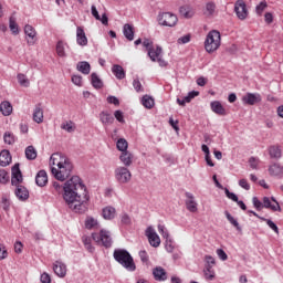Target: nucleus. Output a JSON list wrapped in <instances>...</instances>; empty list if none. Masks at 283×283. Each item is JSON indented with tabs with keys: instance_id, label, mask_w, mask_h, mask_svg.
<instances>
[{
	"instance_id": "obj_2",
	"label": "nucleus",
	"mask_w": 283,
	"mask_h": 283,
	"mask_svg": "<svg viewBox=\"0 0 283 283\" xmlns=\"http://www.w3.org/2000/svg\"><path fill=\"white\" fill-rule=\"evenodd\" d=\"M50 166L52 176H54L55 180H60V182H65V180L72 176V171H74V164H72V160L61 153L51 155Z\"/></svg>"
},
{
	"instance_id": "obj_22",
	"label": "nucleus",
	"mask_w": 283,
	"mask_h": 283,
	"mask_svg": "<svg viewBox=\"0 0 283 283\" xmlns=\"http://www.w3.org/2000/svg\"><path fill=\"white\" fill-rule=\"evenodd\" d=\"M76 42L77 45H87V35H85V30L82 27H77L76 29Z\"/></svg>"
},
{
	"instance_id": "obj_41",
	"label": "nucleus",
	"mask_w": 283,
	"mask_h": 283,
	"mask_svg": "<svg viewBox=\"0 0 283 283\" xmlns=\"http://www.w3.org/2000/svg\"><path fill=\"white\" fill-rule=\"evenodd\" d=\"M9 28L12 34H19V24L17 23V20L14 19V17H11L9 19Z\"/></svg>"
},
{
	"instance_id": "obj_23",
	"label": "nucleus",
	"mask_w": 283,
	"mask_h": 283,
	"mask_svg": "<svg viewBox=\"0 0 283 283\" xmlns=\"http://www.w3.org/2000/svg\"><path fill=\"white\" fill-rule=\"evenodd\" d=\"M35 182L38 187H45V185H48V172L40 170L35 176Z\"/></svg>"
},
{
	"instance_id": "obj_64",
	"label": "nucleus",
	"mask_w": 283,
	"mask_h": 283,
	"mask_svg": "<svg viewBox=\"0 0 283 283\" xmlns=\"http://www.w3.org/2000/svg\"><path fill=\"white\" fill-rule=\"evenodd\" d=\"M41 282H42V283H52V277H50V274L43 273V274L41 275Z\"/></svg>"
},
{
	"instance_id": "obj_35",
	"label": "nucleus",
	"mask_w": 283,
	"mask_h": 283,
	"mask_svg": "<svg viewBox=\"0 0 283 283\" xmlns=\"http://www.w3.org/2000/svg\"><path fill=\"white\" fill-rule=\"evenodd\" d=\"M142 104L144 105V107H146V109H151V107H154L155 105V102L151 96L144 95L142 98Z\"/></svg>"
},
{
	"instance_id": "obj_28",
	"label": "nucleus",
	"mask_w": 283,
	"mask_h": 283,
	"mask_svg": "<svg viewBox=\"0 0 283 283\" xmlns=\"http://www.w3.org/2000/svg\"><path fill=\"white\" fill-rule=\"evenodd\" d=\"M124 36L127 41H134V27L129 23H126L123 28Z\"/></svg>"
},
{
	"instance_id": "obj_32",
	"label": "nucleus",
	"mask_w": 283,
	"mask_h": 283,
	"mask_svg": "<svg viewBox=\"0 0 283 283\" xmlns=\"http://www.w3.org/2000/svg\"><path fill=\"white\" fill-rule=\"evenodd\" d=\"M216 2L210 1L206 3V8L203 10V14L206 17H213V14H216Z\"/></svg>"
},
{
	"instance_id": "obj_4",
	"label": "nucleus",
	"mask_w": 283,
	"mask_h": 283,
	"mask_svg": "<svg viewBox=\"0 0 283 283\" xmlns=\"http://www.w3.org/2000/svg\"><path fill=\"white\" fill-rule=\"evenodd\" d=\"M113 258L118 264H122L126 271L134 272L136 271V263L134 262V258L127 250L117 249L113 253Z\"/></svg>"
},
{
	"instance_id": "obj_27",
	"label": "nucleus",
	"mask_w": 283,
	"mask_h": 283,
	"mask_svg": "<svg viewBox=\"0 0 283 283\" xmlns=\"http://www.w3.org/2000/svg\"><path fill=\"white\" fill-rule=\"evenodd\" d=\"M112 72H113L114 76H116V78H118V81H123V78H125V76H126L125 69H123L118 64L113 65Z\"/></svg>"
},
{
	"instance_id": "obj_10",
	"label": "nucleus",
	"mask_w": 283,
	"mask_h": 283,
	"mask_svg": "<svg viewBox=\"0 0 283 283\" xmlns=\"http://www.w3.org/2000/svg\"><path fill=\"white\" fill-rule=\"evenodd\" d=\"M234 11L241 21H244L247 17H249V11L247 10V3H244L242 0H238L234 6Z\"/></svg>"
},
{
	"instance_id": "obj_51",
	"label": "nucleus",
	"mask_w": 283,
	"mask_h": 283,
	"mask_svg": "<svg viewBox=\"0 0 283 283\" xmlns=\"http://www.w3.org/2000/svg\"><path fill=\"white\" fill-rule=\"evenodd\" d=\"M252 202H253V206L255 207L256 211H262V209L264 208V203H262V201H260V199H258V197H253Z\"/></svg>"
},
{
	"instance_id": "obj_12",
	"label": "nucleus",
	"mask_w": 283,
	"mask_h": 283,
	"mask_svg": "<svg viewBox=\"0 0 283 283\" xmlns=\"http://www.w3.org/2000/svg\"><path fill=\"white\" fill-rule=\"evenodd\" d=\"M244 105H256V103H262V95L259 93H247L242 97Z\"/></svg>"
},
{
	"instance_id": "obj_1",
	"label": "nucleus",
	"mask_w": 283,
	"mask_h": 283,
	"mask_svg": "<svg viewBox=\"0 0 283 283\" xmlns=\"http://www.w3.org/2000/svg\"><path fill=\"white\" fill-rule=\"evenodd\" d=\"M51 191L53 196H61V193H63L66 205L72 211H75V213H85V211H87L90 195L87 193V188L83 185L81 177H71L64 186L54 181Z\"/></svg>"
},
{
	"instance_id": "obj_30",
	"label": "nucleus",
	"mask_w": 283,
	"mask_h": 283,
	"mask_svg": "<svg viewBox=\"0 0 283 283\" xmlns=\"http://www.w3.org/2000/svg\"><path fill=\"white\" fill-rule=\"evenodd\" d=\"M0 112L3 116H10L12 114V104L8 101L2 102L0 104Z\"/></svg>"
},
{
	"instance_id": "obj_21",
	"label": "nucleus",
	"mask_w": 283,
	"mask_h": 283,
	"mask_svg": "<svg viewBox=\"0 0 283 283\" xmlns=\"http://www.w3.org/2000/svg\"><path fill=\"white\" fill-rule=\"evenodd\" d=\"M120 163H123L124 167H132V163H134V155L129 151H124L119 156Z\"/></svg>"
},
{
	"instance_id": "obj_31",
	"label": "nucleus",
	"mask_w": 283,
	"mask_h": 283,
	"mask_svg": "<svg viewBox=\"0 0 283 283\" xmlns=\"http://www.w3.org/2000/svg\"><path fill=\"white\" fill-rule=\"evenodd\" d=\"M61 129H64V132H67V134H73V132H76V124L72 120H66L61 124Z\"/></svg>"
},
{
	"instance_id": "obj_6",
	"label": "nucleus",
	"mask_w": 283,
	"mask_h": 283,
	"mask_svg": "<svg viewBox=\"0 0 283 283\" xmlns=\"http://www.w3.org/2000/svg\"><path fill=\"white\" fill-rule=\"evenodd\" d=\"M157 21L159 25H164L165 28H175L178 23V15L171 12H160L157 15Z\"/></svg>"
},
{
	"instance_id": "obj_29",
	"label": "nucleus",
	"mask_w": 283,
	"mask_h": 283,
	"mask_svg": "<svg viewBox=\"0 0 283 283\" xmlns=\"http://www.w3.org/2000/svg\"><path fill=\"white\" fill-rule=\"evenodd\" d=\"M99 120L103 125H112L114 123V116L107 112H102L99 114Z\"/></svg>"
},
{
	"instance_id": "obj_37",
	"label": "nucleus",
	"mask_w": 283,
	"mask_h": 283,
	"mask_svg": "<svg viewBox=\"0 0 283 283\" xmlns=\"http://www.w3.org/2000/svg\"><path fill=\"white\" fill-rule=\"evenodd\" d=\"M82 242L88 253H94V247L92 245V238L84 235L82 237Z\"/></svg>"
},
{
	"instance_id": "obj_39",
	"label": "nucleus",
	"mask_w": 283,
	"mask_h": 283,
	"mask_svg": "<svg viewBox=\"0 0 283 283\" xmlns=\"http://www.w3.org/2000/svg\"><path fill=\"white\" fill-rule=\"evenodd\" d=\"M85 227L87 229H98V221L94 217H87L85 220Z\"/></svg>"
},
{
	"instance_id": "obj_20",
	"label": "nucleus",
	"mask_w": 283,
	"mask_h": 283,
	"mask_svg": "<svg viewBox=\"0 0 283 283\" xmlns=\"http://www.w3.org/2000/svg\"><path fill=\"white\" fill-rule=\"evenodd\" d=\"M210 107L214 114H218V116H227V109H224L222 103L218 101L211 102Z\"/></svg>"
},
{
	"instance_id": "obj_13",
	"label": "nucleus",
	"mask_w": 283,
	"mask_h": 283,
	"mask_svg": "<svg viewBox=\"0 0 283 283\" xmlns=\"http://www.w3.org/2000/svg\"><path fill=\"white\" fill-rule=\"evenodd\" d=\"M269 176L272 178H282L283 176V166L280 163H272L268 168Z\"/></svg>"
},
{
	"instance_id": "obj_59",
	"label": "nucleus",
	"mask_w": 283,
	"mask_h": 283,
	"mask_svg": "<svg viewBox=\"0 0 283 283\" xmlns=\"http://www.w3.org/2000/svg\"><path fill=\"white\" fill-rule=\"evenodd\" d=\"M8 258V250L6 249V245L0 243V260H6Z\"/></svg>"
},
{
	"instance_id": "obj_5",
	"label": "nucleus",
	"mask_w": 283,
	"mask_h": 283,
	"mask_svg": "<svg viewBox=\"0 0 283 283\" xmlns=\"http://www.w3.org/2000/svg\"><path fill=\"white\" fill-rule=\"evenodd\" d=\"M221 43L222 36L220 35V31L212 30L207 34L205 50L208 52V54H213V52L220 49Z\"/></svg>"
},
{
	"instance_id": "obj_8",
	"label": "nucleus",
	"mask_w": 283,
	"mask_h": 283,
	"mask_svg": "<svg viewBox=\"0 0 283 283\" xmlns=\"http://www.w3.org/2000/svg\"><path fill=\"white\" fill-rule=\"evenodd\" d=\"M115 180L119 185H127V182H130L132 180V171H129V168L125 166H119L115 169Z\"/></svg>"
},
{
	"instance_id": "obj_18",
	"label": "nucleus",
	"mask_w": 283,
	"mask_h": 283,
	"mask_svg": "<svg viewBox=\"0 0 283 283\" xmlns=\"http://www.w3.org/2000/svg\"><path fill=\"white\" fill-rule=\"evenodd\" d=\"M270 158L280 160L282 158V147L280 145H272L268 148Z\"/></svg>"
},
{
	"instance_id": "obj_45",
	"label": "nucleus",
	"mask_w": 283,
	"mask_h": 283,
	"mask_svg": "<svg viewBox=\"0 0 283 283\" xmlns=\"http://www.w3.org/2000/svg\"><path fill=\"white\" fill-rule=\"evenodd\" d=\"M56 54L57 56H65V43H63V41L57 42Z\"/></svg>"
},
{
	"instance_id": "obj_14",
	"label": "nucleus",
	"mask_w": 283,
	"mask_h": 283,
	"mask_svg": "<svg viewBox=\"0 0 283 283\" xmlns=\"http://www.w3.org/2000/svg\"><path fill=\"white\" fill-rule=\"evenodd\" d=\"M263 207L264 209H270L271 211H282V208H280V203L273 197L272 198L264 197Z\"/></svg>"
},
{
	"instance_id": "obj_17",
	"label": "nucleus",
	"mask_w": 283,
	"mask_h": 283,
	"mask_svg": "<svg viewBox=\"0 0 283 283\" xmlns=\"http://www.w3.org/2000/svg\"><path fill=\"white\" fill-rule=\"evenodd\" d=\"M53 271L57 277H65V275H67V266L61 261H56L53 264Z\"/></svg>"
},
{
	"instance_id": "obj_38",
	"label": "nucleus",
	"mask_w": 283,
	"mask_h": 283,
	"mask_svg": "<svg viewBox=\"0 0 283 283\" xmlns=\"http://www.w3.org/2000/svg\"><path fill=\"white\" fill-rule=\"evenodd\" d=\"M77 70L82 74H90L92 66L87 62L84 61V62H80L77 64Z\"/></svg>"
},
{
	"instance_id": "obj_53",
	"label": "nucleus",
	"mask_w": 283,
	"mask_h": 283,
	"mask_svg": "<svg viewBox=\"0 0 283 283\" xmlns=\"http://www.w3.org/2000/svg\"><path fill=\"white\" fill-rule=\"evenodd\" d=\"M165 248L168 253H174V249H176V247L174 245V241L171 239L166 240Z\"/></svg>"
},
{
	"instance_id": "obj_62",
	"label": "nucleus",
	"mask_w": 283,
	"mask_h": 283,
	"mask_svg": "<svg viewBox=\"0 0 283 283\" xmlns=\"http://www.w3.org/2000/svg\"><path fill=\"white\" fill-rule=\"evenodd\" d=\"M142 43L143 46L146 48L147 52H149V49L154 46V42L149 39H144Z\"/></svg>"
},
{
	"instance_id": "obj_36",
	"label": "nucleus",
	"mask_w": 283,
	"mask_h": 283,
	"mask_svg": "<svg viewBox=\"0 0 283 283\" xmlns=\"http://www.w3.org/2000/svg\"><path fill=\"white\" fill-rule=\"evenodd\" d=\"M17 80L22 87H30V80L28 78V76H25V74L19 73L17 75Z\"/></svg>"
},
{
	"instance_id": "obj_54",
	"label": "nucleus",
	"mask_w": 283,
	"mask_h": 283,
	"mask_svg": "<svg viewBox=\"0 0 283 283\" xmlns=\"http://www.w3.org/2000/svg\"><path fill=\"white\" fill-rule=\"evenodd\" d=\"M265 222H266L268 227H270V229H272L273 232L280 233V229L277 228V224H275V222H273L271 219H266Z\"/></svg>"
},
{
	"instance_id": "obj_52",
	"label": "nucleus",
	"mask_w": 283,
	"mask_h": 283,
	"mask_svg": "<svg viewBox=\"0 0 283 283\" xmlns=\"http://www.w3.org/2000/svg\"><path fill=\"white\" fill-rule=\"evenodd\" d=\"M191 41V34H186L177 40V43L179 45H185L186 43H189Z\"/></svg>"
},
{
	"instance_id": "obj_58",
	"label": "nucleus",
	"mask_w": 283,
	"mask_h": 283,
	"mask_svg": "<svg viewBox=\"0 0 283 283\" xmlns=\"http://www.w3.org/2000/svg\"><path fill=\"white\" fill-rule=\"evenodd\" d=\"M239 187L245 189V191H249V189H251V185H249V181L247 179H240Z\"/></svg>"
},
{
	"instance_id": "obj_9",
	"label": "nucleus",
	"mask_w": 283,
	"mask_h": 283,
	"mask_svg": "<svg viewBox=\"0 0 283 283\" xmlns=\"http://www.w3.org/2000/svg\"><path fill=\"white\" fill-rule=\"evenodd\" d=\"M148 56L154 63H159L160 67H167V61L163 59V48L154 45L148 50Z\"/></svg>"
},
{
	"instance_id": "obj_56",
	"label": "nucleus",
	"mask_w": 283,
	"mask_h": 283,
	"mask_svg": "<svg viewBox=\"0 0 283 283\" xmlns=\"http://www.w3.org/2000/svg\"><path fill=\"white\" fill-rule=\"evenodd\" d=\"M249 164H250L251 169H258V165H260V159H258L255 157H250Z\"/></svg>"
},
{
	"instance_id": "obj_61",
	"label": "nucleus",
	"mask_w": 283,
	"mask_h": 283,
	"mask_svg": "<svg viewBox=\"0 0 283 283\" xmlns=\"http://www.w3.org/2000/svg\"><path fill=\"white\" fill-rule=\"evenodd\" d=\"M226 196L227 198H229V200H232L233 202H238V196L231 191H229V189L226 188Z\"/></svg>"
},
{
	"instance_id": "obj_49",
	"label": "nucleus",
	"mask_w": 283,
	"mask_h": 283,
	"mask_svg": "<svg viewBox=\"0 0 283 283\" xmlns=\"http://www.w3.org/2000/svg\"><path fill=\"white\" fill-rule=\"evenodd\" d=\"M71 81H72V83H74V85H77V87H83V76L73 75Z\"/></svg>"
},
{
	"instance_id": "obj_34",
	"label": "nucleus",
	"mask_w": 283,
	"mask_h": 283,
	"mask_svg": "<svg viewBox=\"0 0 283 283\" xmlns=\"http://www.w3.org/2000/svg\"><path fill=\"white\" fill-rule=\"evenodd\" d=\"M36 148H34V146H28L25 148V158L28 160H36Z\"/></svg>"
},
{
	"instance_id": "obj_63",
	"label": "nucleus",
	"mask_w": 283,
	"mask_h": 283,
	"mask_svg": "<svg viewBox=\"0 0 283 283\" xmlns=\"http://www.w3.org/2000/svg\"><path fill=\"white\" fill-rule=\"evenodd\" d=\"M217 255L220 258V260H223V261L228 260V258H229L227 255V252H224V250H222V249L217 250Z\"/></svg>"
},
{
	"instance_id": "obj_24",
	"label": "nucleus",
	"mask_w": 283,
	"mask_h": 283,
	"mask_svg": "<svg viewBox=\"0 0 283 283\" xmlns=\"http://www.w3.org/2000/svg\"><path fill=\"white\" fill-rule=\"evenodd\" d=\"M12 163V156L8 150H2L0 153V166L1 167H8Z\"/></svg>"
},
{
	"instance_id": "obj_48",
	"label": "nucleus",
	"mask_w": 283,
	"mask_h": 283,
	"mask_svg": "<svg viewBox=\"0 0 283 283\" xmlns=\"http://www.w3.org/2000/svg\"><path fill=\"white\" fill-rule=\"evenodd\" d=\"M196 96H200V92L192 91L186 97H184L185 103H191Z\"/></svg>"
},
{
	"instance_id": "obj_3",
	"label": "nucleus",
	"mask_w": 283,
	"mask_h": 283,
	"mask_svg": "<svg viewBox=\"0 0 283 283\" xmlns=\"http://www.w3.org/2000/svg\"><path fill=\"white\" fill-rule=\"evenodd\" d=\"M11 185L15 187L14 195L22 202L30 198V191L28 188L23 186V175L21 174V169L19 168V164H15L11 169Z\"/></svg>"
},
{
	"instance_id": "obj_46",
	"label": "nucleus",
	"mask_w": 283,
	"mask_h": 283,
	"mask_svg": "<svg viewBox=\"0 0 283 283\" xmlns=\"http://www.w3.org/2000/svg\"><path fill=\"white\" fill-rule=\"evenodd\" d=\"M10 181V176L8 175V171L4 169L0 170V182L1 185H6L7 182Z\"/></svg>"
},
{
	"instance_id": "obj_19",
	"label": "nucleus",
	"mask_w": 283,
	"mask_h": 283,
	"mask_svg": "<svg viewBox=\"0 0 283 283\" xmlns=\"http://www.w3.org/2000/svg\"><path fill=\"white\" fill-rule=\"evenodd\" d=\"M153 275L157 282H165L167 280V271L161 266H157L153 270Z\"/></svg>"
},
{
	"instance_id": "obj_26",
	"label": "nucleus",
	"mask_w": 283,
	"mask_h": 283,
	"mask_svg": "<svg viewBox=\"0 0 283 283\" xmlns=\"http://www.w3.org/2000/svg\"><path fill=\"white\" fill-rule=\"evenodd\" d=\"M102 216L104 220H114L116 218V208L109 206L104 208Z\"/></svg>"
},
{
	"instance_id": "obj_44",
	"label": "nucleus",
	"mask_w": 283,
	"mask_h": 283,
	"mask_svg": "<svg viewBox=\"0 0 283 283\" xmlns=\"http://www.w3.org/2000/svg\"><path fill=\"white\" fill-rule=\"evenodd\" d=\"M226 217L227 220L235 227L237 231H241L240 223L231 216V213H229V211H226Z\"/></svg>"
},
{
	"instance_id": "obj_50",
	"label": "nucleus",
	"mask_w": 283,
	"mask_h": 283,
	"mask_svg": "<svg viewBox=\"0 0 283 283\" xmlns=\"http://www.w3.org/2000/svg\"><path fill=\"white\" fill-rule=\"evenodd\" d=\"M158 231H159L160 235H163L164 239H166V240H170L171 239V238H169V232L167 231L165 226L159 224L158 226Z\"/></svg>"
},
{
	"instance_id": "obj_47",
	"label": "nucleus",
	"mask_w": 283,
	"mask_h": 283,
	"mask_svg": "<svg viewBox=\"0 0 283 283\" xmlns=\"http://www.w3.org/2000/svg\"><path fill=\"white\" fill-rule=\"evenodd\" d=\"M212 269V265L207 266L205 271L206 280H213V277H216V272H213Z\"/></svg>"
},
{
	"instance_id": "obj_33",
	"label": "nucleus",
	"mask_w": 283,
	"mask_h": 283,
	"mask_svg": "<svg viewBox=\"0 0 283 283\" xmlns=\"http://www.w3.org/2000/svg\"><path fill=\"white\" fill-rule=\"evenodd\" d=\"M91 83L95 90H102L103 87V80L96 73L91 74Z\"/></svg>"
},
{
	"instance_id": "obj_16",
	"label": "nucleus",
	"mask_w": 283,
	"mask_h": 283,
	"mask_svg": "<svg viewBox=\"0 0 283 283\" xmlns=\"http://www.w3.org/2000/svg\"><path fill=\"white\" fill-rule=\"evenodd\" d=\"M186 209L190 211V213H196L198 211V202L190 192H186Z\"/></svg>"
},
{
	"instance_id": "obj_55",
	"label": "nucleus",
	"mask_w": 283,
	"mask_h": 283,
	"mask_svg": "<svg viewBox=\"0 0 283 283\" xmlns=\"http://www.w3.org/2000/svg\"><path fill=\"white\" fill-rule=\"evenodd\" d=\"M266 8H268L266 1L260 2V4L256 6V14L262 15V12H264Z\"/></svg>"
},
{
	"instance_id": "obj_25",
	"label": "nucleus",
	"mask_w": 283,
	"mask_h": 283,
	"mask_svg": "<svg viewBox=\"0 0 283 283\" xmlns=\"http://www.w3.org/2000/svg\"><path fill=\"white\" fill-rule=\"evenodd\" d=\"M33 120L41 125L43 123V108H41V104H38L33 111Z\"/></svg>"
},
{
	"instance_id": "obj_42",
	"label": "nucleus",
	"mask_w": 283,
	"mask_h": 283,
	"mask_svg": "<svg viewBox=\"0 0 283 283\" xmlns=\"http://www.w3.org/2000/svg\"><path fill=\"white\" fill-rule=\"evenodd\" d=\"M180 15L185 17V19H191V17H193V11H191L189 8L187 7H181L179 9Z\"/></svg>"
},
{
	"instance_id": "obj_40",
	"label": "nucleus",
	"mask_w": 283,
	"mask_h": 283,
	"mask_svg": "<svg viewBox=\"0 0 283 283\" xmlns=\"http://www.w3.org/2000/svg\"><path fill=\"white\" fill-rule=\"evenodd\" d=\"M116 147L123 154V153L127 151V147H129V144L127 143V140L125 138H119L117 140Z\"/></svg>"
},
{
	"instance_id": "obj_15",
	"label": "nucleus",
	"mask_w": 283,
	"mask_h": 283,
	"mask_svg": "<svg viewBox=\"0 0 283 283\" xmlns=\"http://www.w3.org/2000/svg\"><path fill=\"white\" fill-rule=\"evenodd\" d=\"M24 34H27L28 39V45H34L36 43V30H34V27L27 24L24 27Z\"/></svg>"
},
{
	"instance_id": "obj_43",
	"label": "nucleus",
	"mask_w": 283,
	"mask_h": 283,
	"mask_svg": "<svg viewBox=\"0 0 283 283\" xmlns=\"http://www.w3.org/2000/svg\"><path fill=\"white\" fill-rule=\"evenodd\" d=\"M3 140L7 145H14L15 143L14 134L10 132L4 133Z\"/></svg>"
},
{
	"instance_id": "obj_7",
	"label": "nucleus",
	"mask_w": 283,
	"mask_h": 283,
	"mask_svg": "<svg viewBox=\"0 0 283 283\" xmlns=\"http://www.w3.org/2000/svg\"><path fill=\"white\" fill-rule=\"evenodd\" d=\"M92 238L96 244H102L106 249L112 247V233L107 230H101L99 233L94 232L92 233Z\"/></svg>"
},
{
	"instance_id": "obj_57",
	"label": "nucleus",
	"mask_w": 283,
	"mask_h": 283,
	"mask_svg": "<svg viewBox=\"0 0 283 283\" xmlns=\"http://www.w3.org/2000/svg\"><path fill=\"white\" fill-rule=\"evenodd\" d=\"M114 116L118 123H125V115H123V111H115Z\"/></svg>"
},
{
	"instance_id": "obj_11",
	"label": "nucleus",
	"mask_w": 283,
	"mask_h": 283,
	"mask_svg": "<svg viewBox=\"0 0 283 283\" xmlns=\"http://www.w3.org/2000/svg\"><path fill=\"white\" fill-rule=\"evenodd\" d=\"M146 235L148 238L150 247H154L155 249H158V247H160V237L158 235V233H156V230H154V228H147Z\"/></svg>"
},
{
	"instance_id": "obj_60",
	"label": "nucleus",
	"mask_w": 283,
	"mask_h": 283,
	"mask_svg": "<svg viewBox=\"0 0 283 283\" xmlns=\"http://www.w3.org/2000/svg\"><path fill=\"white\" fill-rule=\"evenodd\" d=\"M139 258L144 263L149 262V254H147V251L145 250L139 251Z\"/></svg>"
}]
</instances>
